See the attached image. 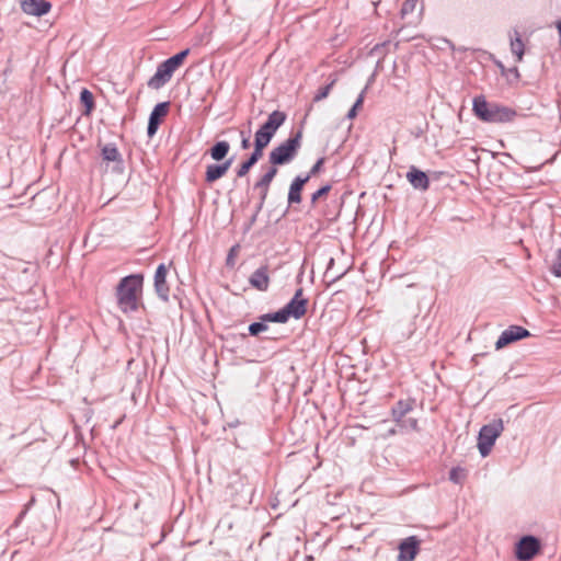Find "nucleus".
I'll list each match as a JSON object with an SVG mask.
<instances>
[{
  "label": "nucleus",
  "mask_w": 561,
  "mask_h": 561,
  "mask_svg": "<svg viewBox=\"0 0 561 561\" xmlns=\"http://www.w3.org/2000/svg\"><path fill=\"white\" fill-rule=\"evenodd\" d=\"M175 71L176 70L173 69L167 60L162 61L157 67L156 73L148 80V87L153 90L161 89L171 80Z\"/></svg>",
  "instance_id": "6e6552de"
},
{
  "label": "nucleus",
  "mask_w": 561,
  "mask_h": 561,
  "mask_svg": "<svg viewBox=\"0 0 561 561\" xmlns=\"http://www.w3.org/2000/svg\"><path fill=\"white\" fill-rule=\"evenodd\" d=\"M324 162H325V158H323V157L319 158L316 161V163L311 167L309 172L306 175H302V176L307 178V180L309 181L312 176L317 175L321 171V168L324 164Z\"/></svg>",
  "instance_id": "473e14b6"
},
{
  "label": "nucleus",
  "mask_w": 561,
  "mask_h": 561,
  "mask_svg": "<svg viewBox=\"0 0 561 561\" xmlns=\"http://www.w3.org/2000/svg\"><path fill=\"white\" fill-rule=\"evenodd\" d=\"M334 264V260L331 259L330 262H329V265H328V268H327V274L329 273L331 266Z\"/></svg>",
  "instance_id": "5fc2aeb1"
},
{
  "label": "nucleus",
  "mask_w": 561,
  "mask_h": 561,
  "mask_svg": "<svg viewBox=\"0 0 561 561\" xmlns=\"http://www.w3.org/2000/svg\"><path fill=\"white\" fill-rule=\"evenodd\" d=\"M81 448L85 449V444L84 443L81 444Z\"/></svg>",
  "instance_id": "680f3d73"
},
{
  "label": "nucleus",
  "mask_w": 561,
  "mask_h": 561,
  "mask_svg": "<svg viewBox=\"0 0 561 561\" xmlns=\"http://www.w3.org/2000/svg\"><path fill=\"white\" fill-rule=\"evenodd\" d=\"M415 407V400L412 398L405 399V400H399L392 408H391V415L392 420L396 424H398L400 421L407 417V415L413 411Z\"/></svg>",
  "instance_id": "ddd939ff"
},
{
  "label": "nucleus",
  "mask_w": 561,
  "mask_h": 561,
  "mask_svg": "<svg viewBox=\"0 0 561 561\" xmlns=\"http://www.w3.org/2000/svg\"><path fill=\"white\" fill-rule=\"evenodd\" d=\"M551 273L557 277H561V249L558 252L557 261L551 266Z\"/></svg>",
  "instance_id": "e433bc0d"
},
{
  "label": "nucleus",
  "mask_w": 561,
  "mask_h": 561,
  "mask_svg": "<svg viewBox=\"0 0 561 561\" xmlns=\"http://www.w3.org/2000/svg\"><path fill=\"white\" fill-rule=\"evenodd\" d=\"M267 328V324L260 320L257 322L251 323L248 328V331L250 335L257 336L260 333L266 331Z\"/></svg>",
  "instance_id": "c756f323"
},
{
  "label": "nucleus",
  "mask_w": 561,
  "mask_h": 561,
  "mask_svg": "<svg viewBox=\"0 0 561 561\" xmlns=\"http://www.w3.org/2000/svg\"><path fill=\"white\" fill-rule=\"evenodd\" d=\"M239 135H240V138L243 139V138H251V130H243V129H240L239 130Z\"/></svg>",
  "instance_id": "a18cd8bd"
},
{
  "label": "nucleus",
  "mask_w": 561,
  "mask_h": 561,
  "mask_svg": "<svg viewBox=\"0 0 561 561\" xmlns=\"http://www.w3.org/2000/svg\"><path fill=\"white\" fill-rule=\"evenodd\" d=\"M43 443L45 446H44V450L41 456L43 459L49 461L50 456L58 448V442L55 439V437L51 434H49L48 438L43 439Z\"/></svg>",
  "instance_id": "b1692460"
},
{
  "label": "nucleus",
  "mask_w": 561,
  "mask_h": 561,
  "mask_svg": "<svg viewBox=\"0 0 561 561\" xmlns=\"http://www.w3.org/2000/svg\"><path fill=\"white\" fill-rule=\"evenodd\" d=\"M378 49H379V45H376V46L374 47V50H378Z\"/></svg>",
  "instance_id": "052dcab7"
},
{
  "label": "nucleus",
  "mask_w": 561,
  "mask_h": 561,
  "mask_svg": "<svg viewBox=\"0 0 561 561\" xmlns=\"http://www.w3.org/2000/svg\"><path fill=\"white\" fill-rule=\"evenodd\" d=\"M286 118L287 115L285 112L276 110L268 115L266 122L263 125L276 133L277 129L285 123Z\"/></svg>",
  "instance_id": "aec40b11"
},
{
  "label": "nucleus",
  "mask_w": 561,
  "mask_h": 561,
  "mask_svg": "<svg viewBox=\"0 0 561 561\" xmlns=\"http://www.w3.org/2000/svg\"><path fill=\"white\" fill-rule=\"evenodd\" d=\"M524 47L519 33L515 31V38H511V51L517 57V61L523 60Z\"/></svg>",
  "instance_id": "393cba45"
},
{
  "label": "nucleus",
  "mask_w": 561,
  "mask_h": 561,
  "mask_svg": "<svg viewBox=\"0 0 561 561\" xmlns=\"http://www.w3.org/2000/svg\"><path fill=\"white\" fill-rule=\"evenodd\" d=\"M22 12L35 15V0H16Z\"/></svg>",
  "instance_id": "7c9ffc66"
},
{
  "label": "nucleus",
  "mask_w": 561,
  "mask_h": 561,
  "mask_svg": "<svg viewBox=\"0 0 561 561\" xmlns=\"http://www.w3.org/2000/svg\"><path fill=\"white\" fill-rule=\"evenodd\" d=\"M239 250V244L233 245L227 255L226 265L232 267L234 265V256Z\"/></svg>",
  "instance_id": "4c0bfd02"
},
{
  "label": "nucleus",
  "mask_w": 561,
  "mask_h": 561,
  "mask_svg": "<svg viewBox=\"0 0 561 561\" xmlns=\"http://www.w3.org/2000/svg\"><path fill=\"white\" fill-rule=\"evenodd\" d=\"M389 433H390V434H396V433H397V431H396L394 428H392V430H390V431H389Z\"/></svg>",
  "instance_id": "bf43d9fd"
},
{
  "label": "nucleus",
  "mask_w": 561,
  "mask_h": 561,
  "mask_svg": "<svg viewBox=\"0 0 561 561\" xmlns=\"http://www.w3.org/2000/svg\"><path fill=\"white\" fill-rule=\"evenodd\" d=\"M142 284L144 276L141 274H131L119 280L115 295L122 312L129 313L138 310Z\"/></svg>",
  "instance_id": "f257e3e1"
},
{
  "label": "nucleus",
  "mask_w": 561,
  "mask_h": 561,
  "mask_svg": "<svg viewBox=\"0 0 561 561\" xmlns=\"http://www.w3.org/2000/svg\"><path fill=\"white\" fill-rule=\"evenodd\" d=\"M309 181L307 178H304L302 175L296 176L290 186L288 192V204H299L301 202V192L304 190L305 184H307Z\"/></svg>",
  "instance_id": "f3484780"
},
{
  "label": "nucleus",
  "mask_w": 561,
  "mask_h": 561,
  "mask_svg": "<svg viewBox=\"0 0 561 561\" xmlns=\"http://www.w3.org/2000/svg\"><path fill=\"white\" fill-rule=\"evenodd\" d=\"M240 484H241V486H242L241 492L244 494V495L242 496V497H243V499H242V502H243V503H249V502H250V497H251V495H252V493H253V490H252L250 486L244 485L242 482H240Z\"/></svg>",
  "instance_id": "58836bf2"
},
{
  "label": "nucleus",
  "mask_w": 561,
  "mask_h": 561,
  "mask_svg": "<svg viewBox=\"0 0 561 561\" xmlns=\"http://www.w3.org/2000/svg\"><path fill=\"white\" fill-rule=\"evenodd\" d=\"M170 103L161 102L158 103L152 112L149 115L148 126H147V135L149 137H153L157 134L159 125L161 124L163 117L167 116L169 112Z\"/></svg>",
  "instance_id": "9d476101"
},
{
  "label": "nucleus",
  "mask_w": 561,
  "mask_h": 561,
  "mask_svg": "<svg viewBox=\"0 0 561 561\" xmlns=\"http://www.w3.org/2000/svg\"><path fill=\"white\" fill-rule=\"evenodd\" d=\"M332 188V185L331 184H325L323 186H321L319 190H317L312 195H311V205L314 206L316 203L322 198L323 196H325Z\"/></svg>",
  "instance_id": "2f4dec72"
},
{
  "label": "nucleus",
  "mask_w": 561,
  "mask_h": 561,
  "mask_svg": "<svg viewBox=\"0 0 561 561\" xmlns=\"http://www.w3.org/2000/svg\"><path fill=\"white\" fill-rule=\"evenodd\" d=\"M308 299L304 298V289L298 288L294 297L284 306L288 318L296 320L302 318L307 312Z\"/></svg>",
  "instance_id": "423d86ee"
},
{
  "label": "nucleus",
  "mask_w": 561,
  "mask_h": 561,
  "mask_svg": "<svg viewBox=\"0 0 561 561\" xmlns=\"http://www.w3.org/2000/svg\"><path fill=\"white\" fill-rule=\"evenodd\" d=\"M34 501H35V497H34V496H31V499H30V501H28V505H31Z\"/></svg>",
  "instance_id": "6e6d98bb"
},
{
  "label": "nucleus",
  "mask_w": 561,
  "mask_h": 561,
  "mask_svg": "<svg viewBox=\"0 0 561 561\" xmlns=\"http://www.w3.org/2000/svg\"><path fill=\"white\" fill-rule=\"evenodd\" d=\"M167 267L164 264H160L154 273V290L160 299L169 301L170 288L167 284Z\"/></svg>",
  "instance_id": "f8f14e48"
},
{
  "label": "nucleus",
  "mask_w": 561,
  "mask_h": 561,
  "mask_svg": "<svg viewBox=\"0 0 561 561\" xmlns=\"http://www.w3.org/2000/svg\"><path fill=\"white\" fill-rule=\"evenodd\" d=\"M50 8V2L46 0H37V18H41L42 15L48 13Z\"/></svg>",
  "instance_id": "72a5a7b5"
},
{
  "label": "nucleus",
  "mask_w": 561,
  "mask_h": 561,
  "mask_svg": "<svg viewBox=\"0 0 561 561\" xmlns=\"http://www.w3.org/2000/svg\"><path fill=\"white\" fill-rule=\"evenodd\" d=\"M119 423H121V420H119V421H117V422H116L112 427H113V428H116V427L119 425Z\"/></svg>",
  "instance_id": "4d7b16f0"
},
{
  "label": "nucleus",
  "mask_w": 561,
  "mask_h": 561,
  "mask_svg": "<svg viewBox=\"0 0 561 561\" xmlns=\"http://www.w3.org/2000/svg\"><path fill=\"white\" fill-rule=\"evenodd\" d=\"M232 164V158L227 159L220 164H208L205 172V181L207 183H214L215 181L222 178Z\"/></svg>",
  "instance_id": "4468645a"
},
{
  "label": "nucleus",
  "mask_w": 561,
  "mask_h": 561,
  "mask_svg": "<svg viewBox=\"0 0 561 561\" xmlns=\"http://www.w3.org/2000/svg\"><path fill=\"white\" fill-rule=\"evenodd\" d=\"M263 151L262 149H257L254 147L252 153L248 157L245 161H243L240 167L237 169L236 173L238 178L245 176L249 171L257 163V161L262 158Z\"/></svg>",
  "instance_id": "a211bd4d"
},
{
  "label": "nucleus",
  "mask_w": 561,
  "mask_h": 561,
  "mask_svg": "<svg viewBox=\"0 0 561 561\" xmlns=\"http://www.w3.org/2000/svg\"><path fill=\"white\" fill-rule=\"evenodd\" d=\"M49 25L47 24V22L45 21L44 23H42L39 20L37 21V31H44L48 27Z\"/></svg>",
  "instance_id": "49530a36"
},
{
  "label": "nucleus",
  "mask_w": 561,
  "mask_h": 561,
  "mask_svg": "<svg viewBox=\"0 0 561 561\" xmlns=\"http://www.w3.org/2000/svg\"><path fill=\"white\" fill-rule=\"evenodd\" d=\"M335 82H336V80L332 79L327 85L321 87L314 94L313 101L319 102V101L325 99L329 95V93H330L331 89L333 88V85L335 84Z\"/></svg>",
  "instance_id": "c85d7f7f"
},
{
  "label": "nucleus",
  "mask_w": 561,
  "mask_h": 561,
  "mask_svg": "<svg viewBox=\"0 0 561 561\" xmlns=\"http://www.w3.org/2000/svg\"><path fill=\"white\" fill-rule=\"evenodd\" d=\"M260 320L263 321L265 324L266 322H273V312L262 314L260 317Z\"/></svg>",
  "instance_id": "79ce46f5"
},
{
  "label": "nucleus",
  "mask_w": 561,
  "mask_h": 561,
  "mask_svg": "<svg viewBox=\"0 0 561 561\" xmlns=\"http://www.w3.org/2000/svg\"><path fill=\"white\" fill-rule=\"evenodd\" d=\"M364 94H365V90H363L360 92V94L358 95L357 100L355 101L354 105L352 106L353 108H355L356 111H358V108L362 107L363 105V102H364Z\"/></svg>",
  "instance_id": "ea45409f"
},
{
  "label": "nucleus",
  "mask_w": 561,
  "mask_h": 561,
  "mask_svg": "<svg viewBox=\"0 0 561 561\" xmlns=\"http://www.w3.org/2000/svg\"><path fill=\"white\" fill-rule=\"evenodd\" d=\"M288 320H289V318L284 308H282L280 310H278L276 312H273V322L286 323Z\"/></svg>",
  "instance_id": "f704fd0d"
},
{
  "label": "nucleus",
  "mask_w": 561,
  "mask_h": 561,
  "mask_svg": "<svg viewBox=\"0 0 561 561\" xmlns=\"http://www.w3.org/2000/svg\"><path fill=\"white\" fill-rule=\"evenodd\" d=\"M416 0H405L401 8V14L404 16L411 13L415 8Z\"/></svg>",
  "instance_id": "c9c22d12"
},
{
  "label": "nucleus",
  "mask_w": 561,
  "mask_h": 561,
  "mask_svg": "<svg viewBox=\"0 0 561 561\" xmlns=\"http://www.w3.org/2000/svg\"><path fill=\"white\" fill-rule=\"evenodd\" d=\"M101 154L104 161L122 163V156L114 144H106L102 148Z\"/></svg>",
  "instance_id": "4be33fe9"
},
{
  "label": "nucleus",
  "mask_w": 561,
  "mask_h": 561,
  "mask_svg": "<svg viewBox=\"0 0 561 561\" xmlns=\"http://www.w3.org/2000/svg\"><path fill=\"white\" fill-rule=\"evenodd\" d=\"M80 102L84 106L83 114L89 115L94 110V96L88 89L80 92Z\"/></svg>",
  "instance_id": "5701e85b"
},
{
  "label": "nucleus",
  "mask_w": 561,
  "mask_h": 561,
  "mask_svg": "<svg viewBox=\"0 0 561 561\" xmlns=\"http://www.w3.org/2000/svg\"><path fill=\"white\" fill-rule=\"evenodd\" d=\"M276 174H277V168L270 167L267 169V171L260 178V180L255 182L254 188L261 191L260 196H261L262 201L266 199L270 185Z\"/></svg>",
  "instance_id": "dca6fc26"
},
{
  "label": "nucleus",
  "mask_w": 561,
  "mask_h": 561,
  "mask_svg": "<svg viewBox=\"0 0 561 561\" xmlns=\"http://www.w3.org/2000/svg\"><path fill=\"white\" fill-rule=\"evenodd\" d=\"M342 276H343V274H340V275H337V276H334V277H333V280L339 279V278H341Z\"/></svg>",
  "instance_id": "13d9d810"
},
{
  "label": "nucleus",
  "mask_w": 561,
  "mask_h": 561,
  "mask_svg": "<svg viewBox=\"0 0 561 561\" xmlns=\"http://www.w3.org/2000/svg\"><path fill=\"white\" fill-rule=\"evenodd\" d=\"M264 203H265V201H262V199L260 198V202H259V204L256 205V209H255V214H256V215H259V213L262 210Z\"/></svg>",
  "instance_id": "09e8293b"
},
{
  "label": "nucleus",
  "mask_w": 561,
  "mask_h": 561,
  "mask_svg": "<svg viewBox=\"0 0 561 561\" xmlns=\"http://www.w3.org/2000/svg\"><path fill=\"white\" fill-rule=\"evenodd\" d=\"M467 478V470L461 467H454L449 471V480L456 484H462Z\"/></svg>",
  "instance_id": "bb28decb"
},
{
  "label": "nucleus",
  "mask_w": 561,
  "mask_h": 561,
  "mask_svg": "<svg viewBox=\"0 0 561 561\" xmlns=\"http://www.w3.org/2000/svg\"><path fill=\"white\" fill-rule=\"evenodd\" d=\"M275 134V131H273L270 128H266L265 125H262L254 135V147H256L257 149H262V151H264V149L268 146Z\"/></svg>",
  "instance_id": "6ab92c4d"
},
{
  "label": "nucleus",
  "mask_w": 561,
  "mask_h": 561,
  "mask_svg": "<svg viewBox=\"0 0 561 561\" xmlns=\"http://www.w3.org/2000/svg\"><path fill=\"white\" fill-rule=\"evenodd\" d=\"M188 54H190V49L186 48L165 60L169 62V65L173 69L178 70L183 65V62H184L185 58L188 56Z\"/></svg>",
  "instance_id": "a878e982"
},
{
  "label": "nucleus",
  "mask_w": 561,
  "mask_h": 561,
  "mask_svg": "<svg viewBox=\"0 0 561 561\" xmlns=\"http://www.w3.org/2000/svg\"><path fill=\"white\" fill-rule=\"evenodd\" d=\"M302 129L300 128L280 145L275 147L268 156L271 167L283 165L290 162L301 147Z\"/></svg>",
  "instance_id": "7ed1b4c3"
},
{
  "label": "nucleus",
  "mask_w": 561,
  "mask_h": 561,
  "mask_svg": "<svg viewBox=\"0 0 561 561\" xmlns=\"http://www.w3.org/2000/svg\"><path fill=\"white\" fill-rule=\"evenodd\" d=\"M397 426L401 431H419V422L415 417H405L400 421Z\"/></svg>",
  "instance_id": "cd10ccee"
},
{
  "label": "nucleus",
  "mask_w": 561,
  "mask_h": 561,
  "mask_svg": "<svg viewBox=\"0 0 561 561\" xmlns=\"http://www.w3.org/2000/svg\"><path fill=\"white\" fill-rule=\"evenodd\" d=\"M270 283V267L267 264L261 265L249 277V284L260 291H266Z\"/></svg>",
  "instance_id": "9b49d317"
},
{
  "label": "nucleus",
  "mask_w": 561,
  "mask_h": 561,
  "mask_svg": "<svg viewBox=\"0 0 561 561\" xmlns=\"http://www.w3.org/2000/svg\"><path fill=\"white\" fill-rule=\"evenodd\" d=\"M530 336V332L519 325H511L504 330L495 342V348L501 350L508 344Z\"/></svg>",
  "instance_id": "0eeeda50"
},
{
  "label": "nucleus",
  "mask_w": 561,
  "mask_h": 561,
  "mask_svg": "<svg viewBox=\"0 0 561 561\" xmlns=\"http://www.w3.org/2000/svg\"><path fill=\"white\" fill-rule=\"evenodd\" d=\"M46 192L45 191H42L39 193H37V196H39L41 199H45L46 198Z\"/></svg>",
  "instance_id": "603ef678"
},
{
  "label": "nucleus",
  "mask_w": 561,
  "mask_h": 561,
  "mask_svg": "<svg viewBox=\"0 0 561 561\" xmlns=\"http://www.w3.org/2000/svg\"><path fill=\"white\" fill-rule=\"evenodd\" d=\"M256 218H257V215L254 213V214L251 216V218H250L249 222L245 225V228H244V230H245V231H249V230L251 229V227L253 226V224L256 221Z\"/></svg>",
  "instance_id": "a19ab883"
},
{
  "label": "nucleus",
  "mask_w": 561,
  "mask_h": 561,
  "mask_svg": "<svg viewBox=\"0 0 561 561\" xmlns=\"http://www.w3.org/2000/svg\"><path fill=\"white\" fill-rule=\"evenodd\" d=\"M50 539H51V533H49V535L47 536L46 539H44V542L43 545H48L50 542Z\"/></svg>",
  "instance_id": "864d4df0"
},
{
  "label": "nucleus",
  "mask_w": 561,
  "mask_h": 561,
  "mask_svg": "<svg viewBox=\"0 0 561 561\" xmlns=\"http://www.w3.org/2000/svg\"><path fill=\"white\" fill-rule=\"evenodd\" d=\"M557 30L560 36L559 43L561 45V20L557 22Z\"/></svg>",
  "instance_id": "8fccbe9b"
},
{
  "label": "nucleus",
  "mask_w": 561,
  "mask_h": 561,
  "mask_svg": "<svg viewBox=\"0 0 561 561\" xmlns=\"http://www.w3.org/2000/svg\"><path fill=\"white\" fill-rule=\"evenodd\" d=\"M230 150V145L228 141L221 140L216 142L210 149L209 154L213 160L221 161L226 158Z\"/></svg>",
  "instance_id": "412c9836"
},
{
  "label": "nucleus",
  "mask_w": 561,
  "mask_h": 561,
  "mask_svg": "<svg viewBox=\"0 0 561 561\" xmlns=\"http://www.w3.org/2000/svg\"><path fill=\"white\" fill-rule=\"evenodd\" d=\"M420 539L416 536H410L403 539L399 545V556L397 561H413L420 551Z\"/></svg>",
  "instance_id": "1a4fd4ad"
},
{
  "label": "nucleus",
  "mask_w": 561,
  "mask_h": 561,
  "mask_svg": "<svg viewBox=\"0 0 561 561\" xmlns=\"http://www.w3.org/2000/svg\"><path fill=\"white\" fill-rule=\"evenodd\" d=\"M540 540L531 535L524 536L516 543V558L519 561H530L539 553Z\"/></svg>",
  "instance_id": "39448f33"
},
{
  "label": "nucleus",
  "mask_w": 561,
  "mask_h": 561,
  "mask_svg": "<svg viewBox=\"0 0 561 561\" xmlns=\"http://www.w3.org/2000/svg\"><path fill=\"white\" fill-rule=\"evenodd\" d=\"M504 430L502 419H495L481 427L478 436V448L482 457H486Z\"/></svg>",
  "instance_id": "20e7f679"
},
{
  "label": "nucleus",
  "mask_w": 561,
  "mask_h": 561,
  "mask_svg": "<svg viewBox=\"0 0 561 561\" xmlns=\"http://www.w3.org/2000/svg\"><path fill=\"white\" fill-rule=\"evenodd\" d=\"M496 65L501 69V72L505 73L506 69H505L504 65L501 61H497Z\"/></svg>",
  "instance_id": "3c124183"
},
{
  "label": "nucleus",
  "mask_w": 561,
  "mask_h": 561,
  "mask_svg": "<svg viewBox=\"0 0 561 561\" xmlns=\"http://www.w3.org/2000/svg\"><path fill=\"white\" fill-rule=\"evenodd\" d=\"M507 72H510L511 75H513V77L518 80L519 79V71L517 69V67H513L511 69L507 70Z\"/></svg>",
  "instance_id": "c03bdc74"
},
{
  "label": "nucleus",
  "mask_w": 561,
  "mask_h": 561,
  "mask_svg": "<svg viewBox=\"0 0 561 561\" xmlns=\"http://www.w3.org/2000/svg\"><path fill=\"white\" fill-rule=\"evenodd\" d=\"M251 147L250 138H243L241 139V148L243 150H247Z\"/></svg>",
  "instance_id": "37998d69"
},
{
  "label": "nucleus",
  "mask_w": 561,
  "mask_h": 561,
  "mask_svg": "<svg viewBox=\"0 0 561 561\" xmlns=\"http://www.w3.org/2000/svg\"><path fill=\"white\" fill-rule=\"evenodd\" d=\"M356 115H357V111H356L355 108L351 107V110L348 111V113H347L346 117H347L348 119H353V118H355V117H356Z\"/></svg>",
  "instance_id": "de8ad7c7"
},
{
  "label": "nucleus",
  "mask_w": 561,
  "mask_h": 561,
  "mask_svg": "<svg viewBox=\"0 0 561 561\" xmlns=\"http://www.w3.org/2000/svg\"><path fill=\"white\" fill-rule=\"evenodd\" d=\"M407 179L409 180L410 184L416 190L426 191L430 186V179L426 175V173L416 169L415 167L410 168V170L407 173Z\"/></svg>",
  "instance_id": "2eb2a0df"
},
{
  "label": "nucleus",
  "mask_w": 561,
  "mask_h": 561,
  "mask_svg": "<svg viewBox=\"0 0 561 561\" xmlns=\"http://www.w3.org/2000/svg\"><path fill=\"white\" fill-rule=\"evenodd\" d=\"M472 111L479 119L486 123H507L516 116L513 108L490 103L483 95L473 99Z\"/></svg>",
  "instance_id": "f03ea898"
}]
</instances>
